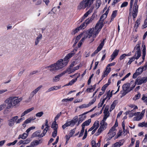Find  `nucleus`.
Instances as JSON below:
<instances>
[{"label": "nucleus", "mask_w": 147, "mask_h": 147, "mask_svg": "<svg viewBox=\"0 0 147 147\" xmlns=\"http://www.w3.org/2000/svg\"><path fill=\"white\" fill-rule=\"evenodd\" d=\"M69 59L66 58V56L63 59H60L58 60L56 63L51 65L47 67L46 68L49 69L51 72L55 71L61 69L65 66L69 62Z\"/></svg>", "instance_id": "obj_1"}, {"label": "nucleus", "mask_w": 147, "mask_h": 147, "mask_svg": "<svg viewBox=\"0 0 147 147\" xmlns=\"http://www.w3.org/2000/svg\"><path fill=\"white\" fill-rule=\"evenodd\" d=\"M22 100L18 97L11 96L7 99L5 101V104H7L6 109H12L18 104Z\"/></svg>", "instance_id": "obj_2"}, {"label": "nucleus", "mask_w": 147, "mask_h": 147, "mask_svg": "<svg viewBox=\"0 0 147 147\" xmlns=\"http://www.w3.org/2000/svg\"><path fill=\"white\" fill-rule=\"evenodd\" d=\"M102 27V26L99 24L98 23H97L94 28H90L87 31L88 33V38H90L92 36L93 39L91 42H93L94 40V38L97 36Z\"/></svg>", "instance_id": "obj_3"}, {"label": "nucleus", "mask_w": 147, "mask_h": 147, "mask_svg": "<svg viewBox=\"0 0 147 147\" xmlns=\"http://www.w3.org/2000/svg\"><path fill=\"white\" fill-rule=\"evenodd\" d=\"M138 0H135L132 9V7H129V14L132 15L133 17L135 18L137 16L138 12V5H137Z\"/></svg>", "instance_id": "obj_4"}, {"label": "nucleus", "mask_w": 147, "mask_h": 147, "mask_svg": "<svg viewBox=\"0 0 147 147\" xmlns=\"http://www.w3.org/2000/svg\"><path fill=\"white\" fill-rule=\"evenodd\" d=\"M133 82L131 81L130 83H127L124 84L122 86V89L123 91H121V93L122 95V96H125L127 94L130 92V86L131 84H132Z\"/></svg>", "instance_id": "obj_5"}, {"label": "nucleus", "mask_w": 147, "mask_h": 147, "mask_svg": "<svg viewBox=\"0 0 147 147\" xmlns=\"http://www.w3.org/2000/svg\"><path fill=\"white\" fill-rule=\"evenodd\" d=\"M92 4H90L89 0H83L78 6L79 9H84L86 7H89Z\"/></svg>", "instance_id": "obj_6"}, {"label": "nucleus", "mask_w": 147, "mask_h": 147, "mask_svg": "<svg viewBox=\"0 0 147 147\" xmlns=\"http://www.w3.org/2000/svg\"><path fill=\"white\" fill-rule=\"evenodd\" d=\"M140 43L137 44L136 47L134 48V50L132 51V53H134L136 51L135 54L134 55H136L135 57L134 58L136 59H138L141 56L140 47Z\"/></svg>", "instance_id": "obj_7"}, {"label": "nucleus", "mask_w": 147, "mask_h": 147, "mask_svg": "<svg viewBox=\"0 0 147 147\" xmlns=\"http://www.w3.org/2000/svg\"><path fill=\"white\" fill-rule=\"evenodd\" d=\"M116 132L115 127L113 126L109 130L108 133V137L107 140H110L115 135Z\"/></svg>", "instance_id": "obj_8"}, {"label": "nucleus", "mask_w": 147, "mask_h": 147, "mask_svg": "<svg viewBox=\"0 0 147 147\" xmlns=\"http://www.w3.org/2000/svg\"><path fill=\"white\" fill-rule=\"evenodd\" d=\"M42 87V85H40L37 88L34 90L30 94L29 98L26 101V102H29L30 101L34 95Z\"/></svg>", "instance_id": "obj_9"}, {"label": "nucleus", "mask_w": 147, "mask_h": 147, "mask_svg": "<svg viewBox=\"0 0 147 147\" xmlns=\"http://www.w3.org/2000/svg\"><path fill=\"white\" fill-rule=\"evenodd\" d=\"M18 118V116H16L13 117L11 119L8 120V125L11 127L13 126Z\"/></svg>", "instance_id": "obj_10"}, {"label": "nucleus", "mask_w": 147, "mask_h": 147, "mask_svg": "<svg viewBox=\"0 0 147 147\" xmlns=\"http://www.w3.org/2000/svg\"><path fill=\"white\" fill-rule=\"evenodd\" d=\"M147 81V77H144L140 79L138 78L136 81V83L138 84V85H141L142 83H145Z\"/></svg>", "instance_id": "obj_11"}, {"label": "nucleus", "mask_w": 147, "mask_h": 147, "mask_svg": "<svg viewBox=\"0 0 147 147\" xmlns=\"http://www.w3.org/2000/svg\"><path fill=\"white\" fill-rule=\"evenodd\" d=\"M106 125L100 124V126L98 130V132H96L95 135L96 136H98L107 127Z\"/></svg>", "instance_id": "obj_12"}, {"label": "nucleus", "mask_w": 147, "mask_h": 147, "mask_svg": "<svg viewBox=\"0 0 147 147\" xmlns=\"http://www.w3.org/2000/svg\"><path fill=\"white\" fill-rule=\"evenodd\" d=\"M144 67H140L138 69L136 72H135L133 75V78H136L137 76L139 75L140 74V73H139V72L138 71H139L140 69H141V72H142L143 70H145V69H144Z\"/></svg>", "instance_id": "obj_13"}, {"label": "nucleus", "mask_w": 147, "mask_h": 147, "mask_svg": "<svg viewBox=\"0 0 147 147\" xmlns=\"http://www.w3.org/2000/svg\"><path fill=\"white\" fill-rule=\"evenodd\" d=\"M78 117H75L71 121L67 122L68 125H71V126H73L78 121Z\"/></svg>", "instance_id": "obj_14"}, {"label": "nucleus", "mask_w": 147, "mask_h": 147, "mask_svg": "<svg viewBox=\"0 0 147 147\" xmlns=\"http://www.w3.org/2000/svg\"><path fill=\"white\" fill-rule=\"evenodd\" d=\"M41 132V131L39 130L35 131L32 134V137L33 138L37 137L38 139L42 137H41L42 136L41 135V134H40Z\"/></svg>", "instance_id": "obj_15"}, {"label": "nucleus", "mask_w": 147, "mask_h": 147, "mask_svg": "<svg viewBox=\"0 0 147 147\" xmlns=\"http://www.w3.org/2000/svg\"><path fill=\"white\" fill-rule=\"evenodd\" d=\"M86 118V116L84 115V114H82L79 116V117L78 119V123L77 125V126H78L79 124L82 122Z\"/></svg>", "instance_id": "obj_16"}, {"label": "nucleus", "mask_w": 147, "mask_h": 147, "mask_svg": "<svg viewBox=\"0 0 147 147\" xmlns=\"http://www.w3.org/2000/svg\"><path fill=\"white\" fill-rule=\"evenodd\" d=\"M77 51V49H75L71 53H69L66 56V58L67 57L69 59L72 57L75 54L76 52Z\"/></svg>", "instance_id": "obj_17"}, {"label": "nucleus", "mask_w": 147, "mask_h": 147, "mask_svg": "<svg viewBox=\"0 0 147 147\" xmlns=\"http://www.w3.org/2000/svg\"><path fill=\"white\" fill-rule=\"evenodd\" d=\"M34 109V107H32L28 109H27L25 110L23 113H22L21 117H23V116H24L25 115L31 112Z\"/></svg>", "instance_id": "obj_18"}, {"label": "nucleus", "mask_w": 147, "mask_h": 147, "mask_svg": "<svg viewBox=\"0 0 147 147\" xmlns=\"http://www.w3.org/2000/svg\"><path fill=\"white\" fill-rule=\"evenodd\" d=\"M104 16V14H103L100 17L99 21L98 22L99 23V24L100 25H101V26H103V23L104 20L106 18V16Z\"/></svg>", "instance_id": "obj_19"}, {"label": "nucleus", "mask_w": 147, "mask_h": 147, "mask_svg": "<svg viewBox=\"0 0 147 147\" xmlns=\"http://www.w3.org/2000/svg\"><path fill=\"white\" fill-rule=\"evenodd\" d=\"M42 37V35L40 34L38 36L36 37L35 41V45H37L38 44L39 42L41 39Z\"/></svg>", "instance_id": "obj_20"}, {"label": "nucleus", "mask_w": 147, "mask_h": 147, "mask_svg": "<svg viewBox=\"0 0 147 147\" xmlns=\"http://www.w3.org/2000/svg\"><path fill=\"white\" fill-rule=\"evenodd\" d=\"M79 76H78L77 78L75 79H74L71 80L70 81L69 83L63 86V87H64L65 86H68L69 85H71L73 84L77 80L78 78L79 77Z\"/></svg>", "instance_id": "obj_21"}, {"label": "nucleus", "mask_w": 147, "mask_h": 147, "mask_svg": "<svg viewBox=\"0 0 147 147\" xmlns=\"http://www.w3.org/2000/svg\"><path fill=\"white\" fill-rule=\"evenodd\" d=\"M36 118H34L33 117H30L28 118L24 122V123L23 124V125L24 126V125H25V124H28V123H30L31 122V121L34 120Z\"/></svg>", "instance_id": "obj_22"}, {"label": "nucleus", "mask_w": 147, "mask_h": 147, "mask_svg": "<svg viewBox=\"0 0 147 147\" xmlns=\"http://www.w3.org/2000/svg\"><path fill=\"white\" fill-rule=\"evenodd\" d=\"M28 135V134H26L24 133L22 135H19V137L18 138V139H20V138H22V139H25L27 137Z\"/></svg>", "instance_id": "obj_23"}, {"label": "nucleus", "mask_w": 147, "mask_h": 147, "mask_svg": "<svg viewBox=\"0 0 147 147\" xmlns=\"http://www.w3.org/2000/svg\"><path fill=\"white\" fill-rule=\"evenodd\" d=\"M94 18V16L92 15L90 18H88L85 21L86 25H87L89 24L90 22L93 20Z\"/></svg>", "instance_id": "obj_24"}, {"label": "nucleus", "mask_w": 147, "mask_h": 147, "mask_svg": "<svg viewBox=\"0 0 147 147\" xmlns=\"http://www.w3.org/2000/svg\"><path fill=\"white\" fill-rule=\"evenodd\" d=\"M82 34H80L79 35L77 36L75 41L74 42L73 45V47H74L75 45H76V43L78 42L79 40L81 38Z\"/></svg>", "instance_id": "obj_25"}, {"label": "nucleus", "mask_w": 147, "mask_h": 147, "mask_svg": "<svg viewBox=\"0 0 147 147\" xmlns=\"http://www.w3.org/2000/svg\"><path fill=\"white\" fill-rule=\"evenodd\" d=\"M61 76L59 74L55 76L53 79V82H57L59 80Z\"/></svg>", "instance_id": "obj_26"}, {"label": "nucleus", "mask_w": 147, "mask_h": 147, "mask_svg": "<svg viewBox=\"0 0 147 147\" xmlns=\"http://www.w3.org/2000/svg\"><path fill=\"white\" fill-rule=\"evenodd\" d=\"M104 40H103L101 43L100 44L98 47L97 48V49L99 51H100L101 49H102V47H103L104 45Z\"/></svg>", "instance_id": "obj_27"}, {"label": "nucleus", "mask_w": 147, "mask_h": 147, "mask_svg": "<svg viewBox=\"0 0 147 147\" xmlns=\"http://www.w3.org/2000/svg\"><path fill=\"white\" fill-rule=\"evenodd\" d=\"M104 40H103L101 43L100 44L98 47L97 48V49L99 51H100L101 49H102V47H103L104 45Z\"/></svg>", "instance_id": "obj_28"}, {"label": "nucleus", "mask_w": 147, "mask_h": 147, "mask_svg": "<svg viewBox=\"0 0 147 147\" xmlns=\"http://www.w3.org/2000/svg\"><path fill=\"white\" fill-rule=\"evenodd\" d=\"M106 100V98L103 99L102 100H101V99L100 102L99 103L98 105V108H99L102 107Z\"/></svg>", "instance_id": "obj_29"}, {"label": "nucleus", "mask_w": 147, "mask_h": 147, "mask_svg": "<svg viewBox=\"0 0 147 147\" xmlns=\"http://www.w3.org/2000/svg\"><path fill=\"white\" fill-rule=\"evenodd\" d=\"M113 90H112V91L110 92V90L108 91L107 93V95L105 98H106V99L107 98H109V99H110V98L112 96V92Z\"/></svg>", "instance_id": "obj_30"}, {"label": "nucleus", "mask_w": 147, "mask_h": 147, "mask_svg": "<svg viewBox=\"0 0 147 147\" xmlns=\"http://www.w3.org/2000/svg\"><path fill=\"white\" fill-rule=\"evenodd\" d=\"M99 126V121H95L93 125V127L96 129H97Z\"/></svg>", "instance_id": "obj_31"}, {"label": "nucleus", "mask_w": 147, "mask_h": 147, "mask_svg": "<svg viewBox=\"0 0 147 147\" xmlns=\"http://www.w3.org/2000/svg\"><path fill=\"white\" fill-rule=\"evenodd\" d=\"M143 116L142 115L140 114V115L135 117L134 118V120L135 121H138L141 119L143 118Z\"/></svg>", "instance_id": "obj_32"}, {"label": "nucleus", "mask_w": 147, "mask_h": 147, "mask_svg": "<svg viewBox=\"0 0 147 147\" xmlns=\"http://www.w3.org/2000/svg\"><path fill=\"white\" fill-rule=\"evenodd\" d=\"M58 125L56 123H55L54 121L52 123L51 127L54 130H57V129Z\"/></svg>", "instance_id": "obj_33"}, {"label": "nucleus", "mask_w": 147, "mask_h": 147, "mask_svg": "<svg viewBox=\"0 0 147 147\" xmlns=\"http://www.w3.org/2000/svg\"><path fill=\"white\" fill-rule=\"evenodd\" d=\"M116 105V101H114L113 102L112 104H111V106L110 111L111 112L115 108V107Z\"/></svg>", "instance_id": "obj_34"}, {"label": "nucleus", "mask_w": 147, "mask_h": 147, "mask_svg": "<svg viewBox=\"0 0 147 147\" xmlns=\"http://www.w3.org/2000/svg\"><path fill=\"white\" fill-rule=\"evenodd\" d=\"M108 117H107L104 116L103 119L102 120L100 123V124L101 125H107V123L105 122V121L106 120L107 118Z\"/></svg>", "instance_id": "obj_35"}, {"label": "nucleus", "mask_w": 147, "mask_h": 147, "mask_svg": "<svg viewBox=\"0 0 147 147\" xmlns=\"http://www.w3.org/2000/svg\"><path fill=\"white\" fill-rule=\"evenodd\" d=\"M138 126L141 127H142L144 126L145 127H147V123H145L144 122L140 123L138 124Z\"/></svg>", "instance_id": "obj_36"}, {"label": "nucleus", "mask_w": 147, "mask_h": 147, "mask_svg": "<svg viewBox=\"0 0 147 147\" xmlns=\"http://www.w3.org/2000/svg\"><path fill=\"white\" fill-rule=\"evenodd\" d=\"M76 128H75L70 130V132L68 134V136L72 137L75 132Z\"/></svg>", "instance_id": "obj_37"}, {"label": "nucleus", "mask_w": 147, "mask_h": 147, "mask_svg": "<svg viewBox=\"0 0 147 147\" xmlns=\"http://www.w3.org/2000/svg\"><path fill=\"white\" fill-rule=\"evenodd\" d=\"M101 3L100 0H96V6L97 8V9L101 5Z\"/></svg>", "instance_id": "obj_38"}, {"label": "nucleus", "mask_w": 147, "mask_h": 147, "mask_svg": "<svg viewBox=\"0 0 147 147\" xmlns=\"http://www.w3.org/2000/svg\"><path fill=\"white\" fill-rule=\"evenodd\" d=\"M136 55H134V56L130 59L128 63V64L130 65L133 61L136 59L134 57H135Z\"/></svg>", "instance_id": "obj_39"}, {"label": "nucleus", "mask_w": 147, "mask_h": 147, "mask_svg": "<svg viewBox=\"0 0 147 147\" xmlns=\"http://www.w3.org/2000/svg\"><path fill=\"white\" fill-rule=\"evenodd\" d=\"M91 119H89L88 120L85 121L82 124L85 125V126H88L89 125L90 123L91 122Z\"/></svg>", "instance_id": "obj_40"}, {"label": "nucleus", "mask_w": 147, "mask_h": 147, "mask_svg": "<svg viewBox=\"0 0 147 147\" xmlns=\"http://www.w3.org/2000/svg\"><path fill=\"white\" fill-rule=\"evenodd\" d=\"M17 142H18V140H16L14 141L13 142H10V143H7V146H11V145L13 146V145H14Z\"/></svg>", "instance_id": "obj_41"}, {"label": "nucleus", "mask_w": 147, "mask_h": 147, "mask_svg": "<svg viewBox=\"0 0 147 147\" xmlns=\"http://www.w3.org/2000/svg\"><path fill=\"white\" fill-rule=\"evenodd\" d=\"M142 46L143 47L142 54H146V47L144 44V43H142Z\"/></svg>", "instance_id": "obj_42"}, {"label": "nucleus", "mask_w": 147, "mask_h": 147, "mask_svg": "<svg viewBox=\"0 0 147 147\" xmlns=\"http://www.w3.org/2000/svg\"><path fill=\"white\" fill-rule=\"evenodd\" d=\"M96 100V98H94L92 99L89 103L88 104V106L89 107L91 105H92L95 101Z\"/></svg>", "instance_id": "obj_43"}, {"label": "nucleus", "mask_w": 147, "mask_h": 147, "mask_svg": "<svg viewBox=\"0 0 147 147\" xmlns=\"http://www.w3.org/2000/svg\"><path fill=\"white\" fill-rule=\"evenodd\" d=\"M61 112H60V113H58L56 116L55 117L54 119V122L55 123H56V120L58 119L59 117L61 115Z\"/></svg>", "instance_id": "obj_44"}, {"label": "nucleus", "mask_w": 147, "mask_h": 147, "mask_svg": "<svg viewBox=\"0 0 147 147\" xmlns=\"http://www.w3.org/2000/svg\"><path fill=\"white\" fill-rule=\"evenodd\" d=\"M88 104H83L79 107V108L80 109H83L87 108L89 107Z\"/></svg>", "instance_id": "obj_45"}, {"label": "nucleus", "mask_w": 147, "mask_h": 147, "mask_svg": "<svg viewBox=\"0 0 147 147\" xmlns=\"http://www.w3.org/2000/svg\"><path fill=\"white\" fill-rule=\"evenodd\" d=\"M34 142L36 146L38 145L39 144L41 143L42 142L41 140H36L34 141Z\"/></svg>", "instance_id": "obj_46"}, {"label": "nucleus", "mask_w": 147, "mask_h": 147, "mask_svg": "<svg viewBox=\"0 0 147 147\" xmlns=\"http://www.w3.org/2000/svg\"><path fill=\"white\" fill-rule=\"evenodd\" d=\"M119 52V50H117V49H116L114 51H113V53H112V54L113 55H115V56L116 57L118 55Z\"/></svg>", "instance_id": "obj_47"}, {"label": "nucleus", "mask_w": 147, "mask_h": 147, "mask_svg": "<svg viewBox=\"0 0 147 147\" xmlns=\"http://www.w3.org/2000/svg\"><path fill=\"white\" fill-rule=\"evenodd\" d=\"M96 84H94L93 86H91V88H89V92H92V90L93 91H94L96 88Z\"/></svg>", "instance_id": "obj_48"}, {"label": "nucleus", "mask_w": 147, "mask_h": 147, "mask_svg": "<svg viewBox=\"0 0 147 147\" xmlns=\"http://www.w3.org/2000/svg\"><path fill=\"white\" fill-rule=\"evenodd\" d=\"M140 93H138L135 96V97L133 99L134 100H136L140 98Z\"/></svg>", "instance_id": "obj_49"}, {"label": "nucleus", "mask_w": 147, "mask_h": 147, "mask_svg": "<svg viewBox=\"0 0 147 147\" xmlns=\"http://www.w3.org/2000/svg\"><path fill=\"white\" fill-rule=\"evenodd\" d=\"M92 12V9H90L87 12L85 13L84 15V17L86 18Z\"/></svg>", "instance_id": "obj_50"}, {"label": "nucleus", "mask_w": 147, "mask_h": 147, "mask_svg": "<svg viewBox=\"0 0 147 147\" xmlns=\"http://www.w3.org/2000/svg\"><path fill=\"white\" fill-rule=\"evenodd\" d=\"M43 112L42 111H41L38 113H37L36 114V116L37 117H40L43 115Z\"/></svg>", "instance_id": "obj_51"}, {"label": "nucleus", "mask_w": 147, "mask_h": 147, "mask_svg": "<svg viewBox=\"0 0 147 147\" xmlns=\"http://www.w3.org/2000/svg\"><path fill=\"white\" fill-rule=\"evenodd\" d=\"M121 83V80H119L118 81L117 84V86H118V89L116 91V92L114 93L115 94H116L117 92H118L119 91V89L120 88V86H119V85Z\"/></svg>", "instance_id": "obj_52"}, {"label": "nucleus", "mask_w": 147, "mask_h": 147, "mask_svg": "<svg viewBox=\"0 0 147 147\" xmlns=\"http://www.w3.org/2000/svg\"><path fill=\"white\" fill-rule=\"evenodd\" d=\"M111 58L109 60V62H111L116 57L115 55H113L112 54L111 55Z\"/></svg>", "instance_id": "obj_53"}, {"label": "nucleus", "mask_w": 147, "mask_h": 147, "mask_svg": "<svg viewBox=\"0 0 147 147\" xmlns=\"http://www.w3.org/2000/svg\"><path fill=\"white\" fill-rule=\"evenodd\" d=\"M57 130H54V131L52 133V136L53 137L55 138L57 135Z\"/></svg>", "instance_id": "obj_54"}, {"label": "nucleus", "mask_w": 147, "mask_h": 147, "mask_svg": "<svg viewBox=\"0 0 147 147\" xmlns=\"http://www.w3.org/2000/svg\"><path fill=\"white\" fill-rule=\"evenodd\" d=\"M142 100L144 101V102H146V104L147 103V96H146L144 94L143 95V97L142 98Z\"/></svg>", "instance_id": "obj_55"}, {"label": "nucleus", "mask_w": 147, "mask_h": 147, "mask_svg": "<svg viewBox=\"0 0 147 147\" xmlns=\"http://www.w3.org/2000/svg\"><path fill=\"white\" fill-rule=\"evenodd\" d=\"M117 13V11L115 10L112 13L111 15V17L115 18L116 15Z\"/></svg>", "instance_id": "obj_56"}, {"label": "nucleus", "mask_w": 147, "mask_h": 147, "mask_svg": "<svg viewBox=\"0 0 147 147\" xmlns=\"http://www.w3.org/2000/svg\"><path fill=\"white\" fill-rule=\"evenodd\" d=\"M6 105L5 103L2 104L0 105V111L3 110L6 106Z\"/></svg>", "instance_id": "obj_57"}, {"label": "nucleus", "mask_w": 147, "mask_h": 147, "mask_svg": "<svg viewBox=\"0 0 147 147\" xmlns=\"http://www.w3.org/2000/svg\"><path fill=\"white\" fill-rule=\"evenodd\" d=\"M35 128V127L34 126H32L30 127L26 130V132L28 134V132H29L31 130L34 129Z\"/></svg>", "instance_id": "obj_58"}, {"label": "nucleus", "mask_w": 147, "mask_h": 147, "mask_svg": "<svg viewBox=\"0 0 147 147\" xmlns=\"http://www.w3.org/2000/svg\"><path fill=\"white\" fill-rule=\"evenodd\" d=\"M85 22H84L83 24H81V25L78 27L79 28L80 30L82 29V28L84 29V28L85 27Z\"/></svg>", "instance_id": "obj_59"}, {"label": "nucleus", "mask_w": 147, "mask_h": 147, "mask_svg": "<svg viewBox=\"0 0 147 147\" xmlns=\"http://www.w3.org/2000/svg\"><path fill=\"white\" fill-rule=\"evenodd\" d=\"M128 4V3L127 2H124L122 4H121V8H122L124 7H126L127 5Z\"/></svg>", "instance_id": "obj_60"}, {"label": "nucleus", "mask_w": 147, "mask_h": 147, "mask_svg": "<svg viewBox=\"0 0 147 147\" xmlns=\"http://www.w3.org/2000/svg\"><path fill=\"white\" fill-rule=\"evenodd\" d=\"M109 73L107 72V71H105L104 73H103L102 75V79L103 78L105 77L106 76H107Z\"/></svg>", "instance_id": "obj_61"}, {"label": "nucleus", "mask_w": 147, "mask_h": 147, "mask_svg": "<svg viewBox=\"0 0 147 147\" xmlns=\"http://www.w3.org/2000/svg\"><path fill=\"white\" fill-rule=\"evenodd\" d=\"M80 30V29L79 28V27L77 28H76L75 29L73 30V33L74 34H75V33L77 32L78 31H79Z\"/></svg>", "instance_id": "obj_62"}, {"label": "nucleus", "mask_w": 147, "mask_h": 147, "mask_svg": "<svg viewBox=\"0 0 147 147\" xmlns=\"http://www.w3.org/2000/svg\"><path fill=\"white\" fill-rule=\"evenodd\" d=\"M126 56V54H123L120 56L119 59L121 60L123 59Z\"/></svg>", "instance_id": "obj_63"}, {"label": "nucleus", "mask_w": 147, "mask_h": 147, "mask_svg": "<svg viewBox=\"0 0 147 147\" xmlns=\"http://www.w3.org/2000/svg\"><path fill=\"white\" fill-rule=\"evenodd\" d=\"M120 145H119V143L117 142L115 143L113 146V147H120Z\"/></svg>", "instance_id": "obj_64"}]
</instances>
